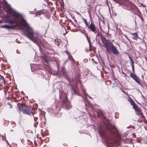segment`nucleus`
<instances>
[{"instance_id": "3c124183", "label": "nucleus", "mask_w": 147, "mask_h": 147, "mask_svg": "<svg viewBox=\"0 0 147 147\" xmlns=\"http://www.w3.org/2000/svg\"><path fill=\"white\" fill-rule=\"evenodd\" d=\"M97 31H98V32L99 31V29H97Z\"/></svg>"}, {"instance_id": "5701e85b", "label": "nucleus", "mask_w": 147, "mask_h": 147, "mask_svg": "<svg viewBox=\"0 0 147 147\" xmlns=\"http://www.w3.org/2000/svg\"><path fill=\"white\" fill-rule=\"evenodd\" d=\"M133 35L136 38H138V36L137 33L135 32L133 33Z\"/></svg>"}, {"instance_id": "2eb2a0df", "label": "nucleus", "mask_w": 147, "mask_h": 147, "mask_svg": "<svg viewBox=\"0 0 147 147\" xmlns=\"http://www.w3.org/2000/svg\"><path fill=\"white\" fill-rule=\"evenodd\" d=\"M136 111V113L137 115H138V116L141 115L142 113L141 112V109L139 108Z\"/></svg>"}, {"instance_id": "c03bdc74", "label": "nucleus", "mask_w": 147, "mask_h": 147, "mask_svg": "<svg viewBox=\"0 0 147 147\" xmlns=\"http://www.w3.org/2000/svg\"><path fill=\"white\" fill-rule=\"evenodd\" d=\"M130 60V61H131V62H133L134 61H133V60L132 58L131 59V60Z\"/></svg>"}, {"instance_id": "4468645a", "label": "nucleus", "mask_w": 147, "mask_h": 147, "mask_svg": "<svg viewBox=\"0 0 147 147\" xmlns=\"http://www.w3.org/2000/svg\"><path fill=\"white\" fill-rule=\"evenodd\" d=\"M138 77L137 78H136L134 81L138 84L140 86H141L142 87V84L140 82V80L138 79Z\"/></svg>"}, {"instance_id": "393cba45", "label": "nucleus", "mask_w": 147, "mask_h": 147, "mask_svg": "<svg viewBox=\"0 0 147 147\" xmlns=\"http://www.w3.org/2000/svg\"><path fill=\"white\" fill-rule=\"evenodd\" d=\"M125 1H123L122 2H120L119 3H118V4H119L118 6H120L121 5H122V4H124Z\"/></svg>"}, {"instance_id": "2f4dec72", "label": "nucleus", "mask_w": 147, "mask_h": 147, "mask_svg": "<svg viewBox=\"0 0 147 147\" xmlns=\"http://www.w3.org/2000/svg\"><path fill=\"white\" fill-rule=\"evenodd\" d=\"M5 140H6V142H7V144H8L9 146H10V144L8 142L7 140H6V138H5Z\"/></svg>"}, {"instance_id": "e433bc0d", "label": "nucleus", "mask_w": 147, "mask_h": 147, "mask_svg": "<svg viewBox=\"0 0 147 147\" xmlns=\"http://www.w3.org/2000/svg\"><path fill=\"white\" fill-rule=\"evenodd\" d=\"M132 68V70L133 72H134V67L133 66V67H131Z\"/></svg>"}, {"instance_id": "a878e982", "label": "nucleus", "mask_w": 147, "mask_h": 147, "mask_svg": "<svg viewBox=\"0 0 147 147\" xmlns=\"http://www.w3.org/2000/svg\"><path fill=\"white\" fill-rule=\"evenodd\" d=\"M41 13H40L38 12L36 14L35 16L36 17H38L39 16H40L41 15Z\"/></svg>"}, {"instance_id": "f8f14e48", "label": "nucleus", "mask_w": 147, "mask_h": 147, "mask_svg": "<svg viewBox=\"0 0 147 147\" xmlns=\"http://www.w3.org/2000/svg\"><path fill=\"white\" fill-rule=\"evenodd\" d=\"M132 140L131 138L129 139L126 138L124 140L123 142L125 144H131V143L132 142Z\"/></svg>"}, {"instance_id": "f257e3e1", "label": "nucleus", "mask_w": 147, "mask_h": 147, "mask_svg": "<svg viewBox=\"0 0 147 147\" xmlns=\"http://www.w3.org/2000/svg\"><path fill=\"white\" fill-rule=\"evenodd\" d=\"M96 112L97 113V117L104 121H107V119L106 117L105 113L100 109H97ZM105 123L106 131L100 129L98 131L99 135L103 138L105 142V145L107 147H113L114 145H120L121 138L119 135L115 131V127L109 123Z\"/></svg>"}, {"instance_id": "9b49d317", "label": "nucleus", "mask_w": 147, "mask_h": 147, "mask_svg": "<svg viewBox=\"0 0 147 147\" xmlns=\"http://www.w3.org/2000/svg\"><path fill=\"white\" fill-rule=\"evenodd\" d=\"M85 93V96H84L82 97V99L84 100V103L85 106H86V105H88V106L90 105V103L89 101L87 100V98L86 97V95L89 96L90 98H91V96H89L88 94L86 93L85 92H84Z\"/></svg>"}, {"instance_id": "37998d69", "label": "nucleus", "mask_w": 147, "mask_h": 147, "mask_svg": "<svg viewBox=\"0 0 147 147\" xmlns=\"http://www.w3.org/2000/svg\"><path fill=\"white\" fill-rule=\"evenodd\" d=\"M89 44V46L90 47L91 46V44L90 43V42H89V43H88Z\"/></svg>"}, {"instance_id": "79ce46f5", "label": "nucleus", "mask_w": 147, "mask_h": 147, "mask_svg": "<svg viewBox=\"0 0 147 147\" xmlns=\"http://www.w3.org/2000/svg\"><path fill=\"white\" fill-rule=\"evenodd\" d=\"M3 137V139H3V140H5V141H6V140H5V138L3 136V137Z\"/></svg>"}, {"instance_id": "052dcab7", "label": "nucleus", "mask_w": 147, "mask_h": 147, "mask_svg": "<svg viewBox=\"0 0 147 147\" xmlns=\"http://www.w3.org/2000/svg\"><path fill=\"white\" fill-rule=\"evenodd\" d=\"M7 3V2H6V4Z\"/></svg>"}, {"instance_id": "c9c22d12", "label": "nucleus", "mask_w": 147, "mask_h": 147, "mask_svg": "<svg viewBox=\"0 0 147 147\" xmlns=\"http://www.w3.org/2000/svg\"><path fill=\"white\" fill-rule=\"evenodd\" d=\"M141 116H142V118L144 119L145 118V117L142 114V113L141 115Z\"/></svg>"}, {"instance_id": "49530a36", "label": "nucleus", "mask_w": 147, "mask_h": 147, "mask_svg": "<svg viewBox=\"0 0 147 147\" xmlns=\"http://www.w3.org/2000/svg\"><path fill=\"white\" fill-rule=\"evenodd\" d=\"M122 73L123 74H125H125V73H124V72L123 71L122 72Z\"/></svg>"}, {"instance_id": "4d7b16f0", "label": "nucleus", "mask_w": 147, "mask_h": 147, "mask_svg": "<svg viewBox=\"0 0 147 147\" xmlns=\"http://www.w3.org/2000/svg\"><path fill=\"white\" fill-rule=\"evenodd\" d=\"M113 0V1H114L115 2V0Z\"/></svg>"}, {"instance_id": "13d9d810", "label": "nucleus", "mask_w": 147, "mask_h": 147, "mask_svg": "<svg viewBox=\"0 0 147 147\" xmlns=\"http://www.w3.org/2000/svg\"><path fill=\"white\" fill-rule=\"evenodd\" d=\"M113 0V1H114L115 2V0Z\"/></svg>"}, {"instance_id": "9d476101", "label": "nucleus", "mask_w": 147, "mask_h": 147, "mask_svg": "<svg viewBox=\"0 0 147 147\" xmlns=\"http://www.w3.org/2000/svg\"><path fill=\"white\" fill-rule=\"evenodd\" d=\"M3 19L5 23H8L9 24H13L14 21L11 19L10 17L9 16H5Z\"/></svg>"}, {"instance_id": "6ab92c4d", "label": "nucleus", "mask_w": 147, "mask_h": 147, "mask_svg": "<svg viewBox=\"0 0 147 147\" xmlns=\"http://www.w3.org/2000/svg\"><path fill=\"white\" fill-rule=\"evenodd\" d=\"M68 58L69 60L73 62L74 61V60L73 59L72 57L71 56L70 57V56H69V55H68Z\"/></svg>"}, {"instance_id": "412c9836", "label": "nucleus", "mask_w": 147, "mask_h": 147, "mask_svg": "<svg viewBox=\"0 0 147 147\" xmlns=\"http://www.w3.org/2000/svg\"><path fill=\"white\" fill-rule=\"evenodd\" d=\"M126 0H115V1L116 3L118 4L120 2H122L123 1H126Z\"/></svg>"}, {"instance_id": "0eeeda50", "label": "nucleus", "mask_w": 147, "mask_h": 147, "mask_svg": "<svg viewBox=\"0 0 147 147\" xmlns=\"http://www.w3.org/2000/svg\"><path fill=\"white\" fill-rule=\"evenodd\" d=\"M125 6L127 7L126 9L130 11L132 13L134 10L138 12L139 11V9L137 7L129 1H127V4L125 5Z\"/></svg>"}, {"instance_id": "de8ad7c7", "label": "nucleus", "mask_w": 147, "mask_h": 147, "mask_svg": "<svg viewBox=\"0 0 147 147\" xmlns=\"http://www.w3.org/2000/svg\"><path fill=\"white\" fill-rule=\"evenodd\" d=\"M123 92V93H126V92H125L124 91H123V90H122Z\"/></svg>"}, {"instance_id": "b1692460", "label": "nucleus", "mask_w": 147, "mask_h": 147, "mask_svg": "<svg viewBox=\"0 0 147 147\" xmlns=\"http://www.w3.org/2000/svg\"><path fill=\"white\" fill-rule=\"evenodd\" d=\"M130 103L131 105L132 106H133L135 104V102H134V101H133V100L132 99L131 100Z\"/></svg>"}, {"instance_id": "f03ea898", "label": "nucleus", "mask_w": 147, "mask_h": 147, "mask_svg": "<svg viewBox=\"0 0 147 147\" xmlns=\"http://www.w3.org/2000/svg\"><path fill=\"white\" fill-rule=\"evenodd\" d=\"M21 22L23 24V30L25 36L40 48V44L42 38V36L38 33H34L33 29L24 18H22Z\"/></svg>"}, {"instance_id": "bf43d9fd", "label": "nucleus", "mask_w": 147, "mask_h": 147, "mask_svg": "<svg viewBox=\"0 0 147 147\" xmlns=\"http://www.w3.org/2000/svg\"><path fill=\"white\" fill-rule=\"evenodd\" d=\"M113 0V1H114L115 2V0Z\"/></svg>"}, {"instance_id": "bb28decb", "label": "nucleus", "mask_w": 147, "mask_h": 147, "mask_svg": "<svg viewBox=\"0 0 147 147\" xmlns=\"http://www.w3.org/2000/svg\"><path fill=\"white\" fill-rule=\"evenodd\" d=\"M96 31H97V32H96V33H94L95 34H97V35H96V37L97 36H99L100 35V33L99 32H98V31H97V30H96Z\"/></svg>"}, {"instance_id": "4c0bfd02", "label": "nucleus", "mask_w": 147, "mask_h": 147, "mask_svg": "<svg viewBox=\"0 0 147 147\" xmlns=\"http://www.w3.org/2000/svg\"><path fill=\"white\" fill-rule=\"evenodd\" d=\"M128 57L130 60H131V59H132V58L129 55H128Z\"/></svg>"}, {"instance_id": "6e6552de", "label": "nucleus", "mask_w": 147, "mask_h": 147, "mask_svg": "<svg viewBox=\"0 0 147 147\" xmlns=\"http://www.w3.org/2000/svg\"><path fill=\"white\" fill-rule=\"evenodd\" d=\"M60 109L59 108L56 107L55 109L51 108L49 111V112L51 113L52 114L54 115L57 117H60L62 115V113L61 112H58V111H59Z\"/></svg>"}, {"instance_id": "20e7f679", "label": "nucleus", "mask_w": 147, "mask_h": 147, "mask_svg": "<svg viewBox=\"0 0 147 147\" xmlns=\"http://www.w3.org/2000/svg\"><path fill=\"white\" fill-rule=\"evenodd\" d=\"M61 71L63 77L69 82L68 86L71 89L72 94V95L77 94L79 95L77 88L76 87H75L71 84V81L70 77L68 76L67 72L66 71L63 67H61Z\"/></svg>"}, {"instance_id": "cd10ccee", "label": "nucleus", "mask_w": 147, "mask_h": 147, "mask_svg": "<svg viewBox=\"0 0 147 147\" xmlns=\"http://www.w3.org/2000/svg\"><path fill=\"white\" fill-rule=\"evenodd\" d=\"M76 12L77 15H78L79 16V17H80L81 18H82V17L81 15L77 11H76Z\"/></svg>"}, {"instance_id": "1a4fd4ad", "label": "nucleus", "mask_w": 147, "mask_h": 147, "mask_svg": "<svg viewBox=\"0 0 147 147\" xmlns=\"http://www.w3.org/2000/svg\"><path fill=\"white\" fill-rule=\"evenodd\" d=\"M88 28L94 33L97 32L96 31V28L92 21H91L90 24L89 26L88 27Z\"/></svg>"}, {"instance_id": "7c9ffc66", "label": "nucleus", "mask_w": 147, "mask_h": 147, "mask_svg": "<svg viewBox=\"0 0 147 147\" xmlns=\"http://www.w3.org/2000/svg\"><path fill=\"white\" fill-rule=\"evenodd\" d=\"M85 24L86 26H87L88 27L89 26V25L88 24V22L87 21H86V22H85Z\"/></svg>"}, {"instance_id": "ea45409f", "label": "nucleus", "mask_w": 147, "mask_h": 147, "mask_svg": "<svg viewBox=\"0 0 147 147\" xmlns=\"http://www.w3.org/2000/svg\"><path fill=\"white\" fill-rule=\"evenodd\" d=\"M33 116L34 117V121H36V117H34V116L33 115Z\"/></svg>"}, {"instance_id": "a19ab883", "label": "nucleus", "mask_w": 147, "mask_h": 147, "mask_svg": "<svg viewBox=\"0 0 147 147\" xmlns=\"http://www.w3.org/2000/svg\"><path fill=\"white\" fill-rule=\"evenodd\" d=\"M34 126L35 127H37V126H36V123H34Z\"/></svg>"}, {"instance_id": "e2e57ef3", "label": "nucleus", "mask_w": 147, "mask_h": 147, "mask_svg": "<svg viewBox=\"0 0 147 147\" xmlns=\"http://www.w3.org/2000/svg\"><path fill=\"white\" fill-rule=\"evenodd\" d=\"M10 147H12L10 145Z\"/></svg>"}, {"instance_id": "4be33fe9", "label": "nucleus", "mask_w": 147, "mask_h": 147, "mask_svg": "<svg viewBox=\"0 0 147 147\" xmlns=\"http://www.w3.org/2000/svg\"><path fill=\"white\" fill-rule=\"evenodd\" d=\"M81 32L85 36L87 35V33L85 32V30H83L82 31H81Z\"/></svg>"}, {"instance_id": "603ef678", "label": "nucleus", "mask_w": 147, "mask_h": 147, "mask_svg": "<svg viewBox=\"0 0 147 147\" xmlns=\"http://www.w3.org/2000/svg\"><path fill=\"white\" fill-rule=\"evenodd\" d=\"M23 93V91H22L21 92V93Z\"/></svg>"}, {"instance_id": "aec40b11", "label": "nucleus", "mask_w": 147, "mask_h": 147, "mask_svg": "<svg viewBox=\"0 0 147 147\" xmlns=\"http://www.w3.org/2000/svg\"><path fill=\"white\" fill-rule=\"evenodd\" d=\"M43 60L44 61L46 62L47 63H49V61L47 59L46 57H43Z\"/></svg>"}, {"instance_id": "58836bf2", "label": "nucleus", "mask_w": 147, "mask_h": 147, "mask_svg": "<svg viewBox=\"0 0 147 147\" xmlns=\"http://www.w3.org/2000/svg\"><path fill=\"white\" fill-rule=\"evenodd\" d=\"M84 61L85 62H88V59H84Z\"/></svg>"}, {"instance_id": "c85d7f7f", "label": "nucleus", "mask_w": 147, "mask_h": 147, "mask_svg": "<svg viewBox=\"0 0 147 147\" xmlns=\"http://www.w3.org/2000/svg\"><path fill=\"white\" fill-rule=\"evenodd\" d=\"M85 36L86 37V39L88 41V43H89V42H90V41L89 39V38H88V34H87V35L86 36Z\"/></svg>"}, {"instance_id": "7ed1b4c3", "label": "nucleus", "mask_w": 147, "mask_h": 147, "mask_svg": "<svg viewBox=\"0 0 147 147\" xmlns=\"http://www.w3.org/2000/svg\"><path fill=\"white\" fill-rule=\"evenodd\" d=\"M101 39L103 45L106 48V51L108 53L110 54L112 52L115 55L118 54V51L112 42L109 40L106 39L105 37L102 38Z\"/></svg>"}, {"instance_id": "5fc2aeb1", "label": "nucleus", "mask_w": 147, "mask_h": 147, "mask_svg": "<svg viewBox=\"0 0 147 147\" xmlns=\"http://www.w3.org/2000/svg\"><path fill=\"white\" fill-rule=\"evenodd\" d=\"M135 24H136V21H135Z\"/></svg>"}, {"instance_id": "c756f323", "label": "nucleus", "mask_w": 147, "mask_h": 147, "mask_svg": "<svg viewBox=\"0 0 147 147\" xmlns=\"http://www.w3.org/2000/svg\"><path fill=\"white\" fill-rule=\"evenodd\" d=\"M0 79H2L3 81H5V79L3 77L0 75Z\"/></svg>"}, {"instance_id": "f704fd0d", "label": "nucleus", "mask_w": 147, "mask_h": 147, "mask_svg": "<svg viewBox=\"0 0 147 147\" xmlns=\"http://www.w3.org/2000/svg\"><path fill=\"white\" fill-rule=\"evenodd\" d=\"M131 67H133V66H134V62H131Z\"/></svg>"}, {"instance_id": "8fccbe9b", "label": "nucleus", "mask_w": 147, "mask_h": 147, "mask_svg": "<svg viewBox=\"0 0 147 147\" xmlns=\"http://www.w3.org/2000/svg\"><path fill=\"white\" fill-rule=\"evenodd\" d=\"M18 14L19 16H21V15L19 13H18Z\"/></svg>"}, {"instance_id": "ddd939ff", "label": "nucleus", "mask_w": 147, "mask_h": 147, "mask_svg": "<svg viewBox=\"0 0 147 147\" xmlns=\"http://www.w3.org/2000/svg\"><path fill=\"white\" fill-rule=\"evenodd\" d=\"M130 76L134 80L138 77L136 74H133L132 73H130Z\"/></svg>"}, {"instance_id": "423d86ee", "label": "nucleus", "mask_w": 147, "mask_h": 147, "mask_svg": "<svg viewBox=\"0 0 147 147\" xmlns=\"http://www.w3.org/2000/svg\"><path fill=\"white\" fill-rule=\"evenodd\" d=\"M17 106L20 111H22L25 114L30 115V114H32L33 115L32 112L30 111L29 107L28 106L18 103L17 104Z\"/></svg>"}, {"instance_id": "864d4df0", "label": "nucleus", "mask_w": 147, "mask_h": 147, "mask_svg": "<svg viewBox=\"0 0 147 147\" xmlns=\"http://www.w3.org/2000/svg\"><path fill=\"white\" fill-rule=\"evenodd\" d=\"M13 131V130H12V129H11V131Z\"/></svg>"}, {"instance_id": "a211bd4d", "label": "nucleus", "mask_w": 147, "mask_h": 147, "mask_svg": "<svg viewBox=\"0 0 147 147\" xmlns=\"http://www.w3.org/2000/svg\"><path fill=\"white\" fill-rule=\"evenodd\" d=\"M133 106V108L134 109H135V111H136L138 109H139L140 108H139L136 105V104L132 106Z\"/></svg>"}, {"instance_id": "72a5a7b5", "label": "nucleus", "mask_w": 147, "mask_h": 147, "mask_svg": "<svg viewBox=\"0 0 147 147\" xmlns=\"http://www.w3.org/2000/svg\"><path fill=\"white\" fill-rule=\"evenodd\" d=\"M81 18L82 19V20H83V21L84 22V23L86 22L87 21L83 17H82V18Z\"/></svg>"}, {"instance_id": "f3484780", "label": "nucleus", "mask_w": 147, "mask_h": 147, "mask_svg": "<svg viewBox=\"0 0 147 147\" xmlns=\"http://www.w3.org/2000/svg\"><path fill=\"white\" fill-rule=\"evenodd\" d=\"M11 25H10V28H11L13 29H16V27L17 26L16 25H14L13 24H10Z\"/></svg>"}, {"instance_id": "39448f33", "label": "nucleus", "mask_w": 147, "mask_h": 147, "mask_svg": "<svg viewBox=\"0 0 147 147\" xmlns=\"http://www.w3.org/2000/svg\"><path fill=\"white\" fill-rule=\"evenodd\" d=\"M59 97L60 99L59 103L62 107L66 109H68L71 107V106L70 102L67 99V96L66 94L62 93L61 94L59 91Z\"/></svg>"}, {"instance_id": "680f3d73", "label": "nucleus", "mask_w": 147, "mask_h": 147, "mask_svg": "<svg viewBox=\"0 0 147 147\" xmlns=\"http://www.w3.org/2000/svg\"><path fill=\"white\" fill-rule=\"evenodd\" d=\"M10 147H12L10 145Z\"/></svg>"}, {"instance_id": "473e14b6", "label": "nucleus", "mask_w": 147, "mask_h": 147, "mask_svg": "<svg viewBox=\"0 0 147 147\" xmlns=\"http://www.w3.org/2000/svg\"><path fill=\"white\" fill-rule=\"evenodd\" d=\"M69 22H71V23L74 26H75V24L71 20H70L69 21Z\"/></svg>"}, {"instance_id": "a18cd8bd", "label": "nucleus", "mask_w": 147, "mask_h": 147, "mask_svg": "<svg viewBox=\"0 0 147 147\" xmlns=\"http://www.w3.org/2000/svg\"><path fill=\"white\" fill-rule=\"evenodd\" d=\"M142 96L143 98H145V97H144V95H142Z\"/></svg>"}, {"instance_id": "09e8293b", "label": "nucleus", "mask_w": 147, "mask_h": 147, "mask_svg": "<svg viewBox=\"0 0 147 147\" xmlns=\"http://www.w3.org/2000/svg\"><path fill=\"white\" fill-rule=\"evenodd\" d=\"M12 106L11 105V107H9V108H12Z\"/></svg>"}, {"instance_id": "6e6d98bb", "label": "nucleus", "mask_w": 147, "mask_h": 147, "mask_svg": "<svg viewBox=\"0 0 147 147\" xmlns=\"http://www.w3.org/2000/svg\"><path fill=\"white\" fill-rule=\"evenodd\" d=\"M129 128V127H127V128Z\"/></svg>"}, {"instance_id": "dca6fc26", "label": "nucleus", "mask_w": 147, "mask_h": 147, "mask_svg": "<svg viewBox=\"0 0 147 147\" xmlns=\"http://www.w3.org/2000/svg\"><path fill=\"white\" fill-rule=\"evenodd\" d=\"M1 27L5 28H6L9 29H10V25L4 24L1 26Z\"/></svg>"}]
</instances>
